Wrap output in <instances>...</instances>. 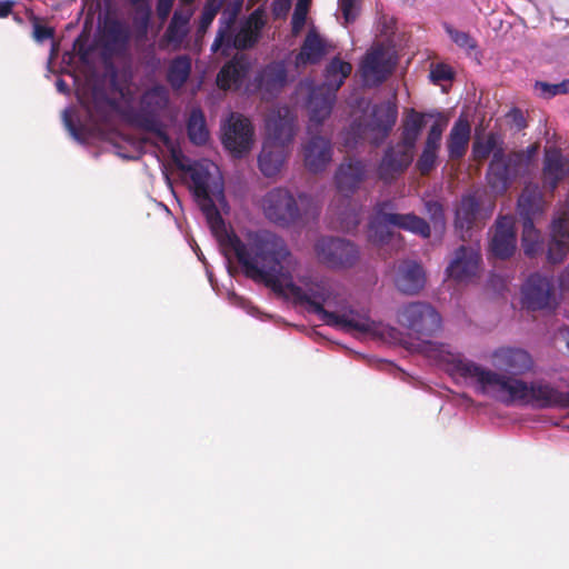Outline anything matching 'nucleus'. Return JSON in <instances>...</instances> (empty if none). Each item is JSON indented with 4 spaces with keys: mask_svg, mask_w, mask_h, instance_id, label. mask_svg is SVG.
Listing matches in <instances>:
<instances>
[{
    "mask_svg": "<svg viewBox=\"0 0 569 569\" xmlns=\"http://www.w3.org/2000/svg\"><path fill=\"white\" fill-rule=\"evenodd\" d=\"M446 30L451 40L458 47L466 49L468 51L475 50L477 48V41L468 32L460 31L451 27H447Z\"/></svg>",
    "mask_w": 569,
    "mask_h": 569,
    "instance_id": "nucleus-47",
    "label": "nucleus"
},
{
    "mask_svg": "<svg viewBox=\"0 0 569 569\" xmlns=\"http://www.w3.org/2000/svg\"><path fill=\"white\" fill-rule=\"evenodd\" d=\"M242 4L243 0H233L223 9L214 41L211 44L212 52H218L221 49V42L227 37V32L234 28Z\"/></svg>",
    "mask_w": 569,
    "mask_h": 569,
    "instance_id": "nucleus-38",
    "label": "nucleus"
},
{
    "mask_svg": "<svg viewBox=\"0 0 569 569\" xmlns=\"http://www.w3.org/2000/svg\"><path fill=\"white\" fill-rule=\"evenodd\" d=\"M357 1L358 0H339V8L346 24L353 22L357 18Z\"/></svg>",
    "mask_w": 569,
    "mask_h": 569,
    "instance_id": "nucleus-51",
    "label": "nucleus"
},
{
    "mask_svg": "<svg viewBox=\"0 0 569 569\" xmlns=\"http://www.w3.org/2000/svg\"><path fill=\"white\" fill-rule=\"evenodd\" d=\"M523 302L530 310L555 309V287L552 279L539 273L531 274L522 289Z\"/></svg>",
    "mask_w": 569,
    "mask_h": 569,
    "instance_id": "nucleus-13",
    "label": "nucleus"
},
{
    "mask_svg": "<svg viewBox=\"0 0 569 569\" xmlns=\"http://www.w3.org/2000/svg\"><path fill=\"white\" fill-rule=\"evenodd\" d=\"M291 7V0H273V12L276 16L286 14Z\"/></svg>",
    "mask_w": 569,
    "mask_h": 569,
    "instance_id": "nucleus-56",
    "label": "nucleus"
},
{
    "mask_svg": "<svg viewBox=\"0 0 569 569\" xmlns=\"http://www.w3.org/2000/svg\"><path fill=\"white\" fill-rule=\"evenodd\" d=\"M253 142V127L250 120L240 113H231L223 126L222 143L233 156L242 157Z\"/></svg>",
    "mask_w": 569,
    "mask_h": 569,
    "instance_id": "nucleus-10",
    "label": "nucleus"
},
{
    "mask_svg": "<svg viewBox=\"0 0 569 569\" xmlns=\"http://www.w3.org/2000/svg\"><path fill=\"white\" fill-rule=\"evenodd\" d=\"M383 219L391 226L401 230L417 234L423 239H428L431 234V228L427 220L410 213H382Z\"/></svg>",
    "mask_w": 569,
    "mask_h": 569,
    "instance_id": "nucleus-31",
    "label": "nucleus"
},
{
    "mask_svg": "<svg viewBox=\"0 0 569 569\" xmlns=\"http://www.w3.org/2000/svg\"><path fill=\"white\" fill-rule=\"evenodd\" d=\"M415 150L399 142L390 144L383 152L378 164V178L385 183H391L410 167Z\"/></svg>",
    "mask_w": 569,
    "mask_h": 569,
    "instance_id": "nucleus-12",
    "label": "nucleus"
},
{
    "mask_svg": "<svg viewBox=\"0 0 569 569\" xmlns=\"http://www.w3.org/2000/svg\"><path fill=\"white\" fill-rule=\"evenodd\" d=\"M130 40L129 28L116 18L106 19L101 33V46L110 54L121 53Z\"/></svg>",
    "mask_w": 569,
    "mask_h": 569,
    "instance_id": "nucleus-24",
    "label": "nucleus"
},
{
    "mask_svg": "<svg viewBox=\"0 0 569 569\" xmlns=\"http://www.w3.org/2000/svg\"><path fill=\"white\" fill-rule=\"evenodd\" d=\"M569 254L568 220L559 217L552 221L551 238L548 244L547 259L550 263H561Z\"/></svg>",
    "mask_w": 569,
    "mask_h": 569,
    "instance_id": "nucleus-26",
    "label": "nucleus"
},
{
    "mask_svg": "<svg viewBox=\"0 0 569 569\" xmlns=\"http://www.w3.org/2000/svg\"><path fill=\"white\" fill-rule=\"evenodd\" d=\"M396 107L383 103L372 109L371 117L366 126L359 121H353L345 132L343 144L348 148H355L363 138L366 130L370 133L371 143L379 146L391 132L397 121Z\"/></svg>",
    "mask_w": 569,
    "mask_h": 569,
    "instance_id": "nucleus-6",
    "label": "nucleus"
},
{
    "mask_svg": "<svg viewBox=\"0 0 569 569\" xmlns=\"http://www.w3.org/2000/svg\"><path fill=\"white\" fill-rule=\"evenodd\" d=\"M191 58L187 54L173 58L168 67L166 79L173 90H180L191 74Z\"/></svg>",
    "mask_w": 569,
    "mask_h": 569,
    "instance_id": "nucleus-39",
    "label": "nucleus"
},
{
    "mask_svg": "<svg viewBox=\"0 0 569 569\" xmlns=\"http://www.w3.org/2000/svg\"><path fill=\"white\" fill-rule=\"evenodd\" d=\"M471 127L467 119L460 117L452 126L447 139V149L450 160L462 159L468 150Z\"/></svg>",
    "mask_w": 569,
    "mask_h": 569,
    "instance_id": "nucleus-30",
    "label": "nucleus"
},
{
    "mask_svg": "<svg viewBox=\"0 0 569 569\" xmlns=\"http://www.w3.org/2000/svg\"><path fill=\"white\" fill-rule=\"evenodd\" d=\"M397 320L401 327L429 347L435 346L429 339L436 336L442 326L441 316L436 308L422 301L402 306L398 310Z\"/></svg>",
    "mask_w": 569,
    "mask_h": 569,
    "instance_id": "nucleus-5",
    "label": "nucleus"
},
{
    "mask_svg": "<svg viewBox=\"0 0 569 569\" xmlns=\"http://www.w3.org/2000/svg\"><path fill=\"white\" fill-rule=\"evenodd\" d=\"M521 246L527 257H535L541 250L539 231L535 228L533 220L528 219L522 222Z\"/></svg>",
    "mask_w": 569,
    "mask_h": 569,
    "instance_id": "nucleus-41",
    "label": "nucleus"
},
{
    "mask_svg": "<svg viewBox=\"0 0 569 569\" xmlns=\"http://www.w3.org/2000/svg\"><path fill=\"white\" fill-rule=\"evenodd\" d=\"M437 149H429L428 147H423L421 154L419 156L416 168L420 172L421 176H428L432 169L436 167L437 162Z\"/></svg>",
    "mask_w": 569,
    "mask_h": 569,
    "instance_id": "nucleus-44",
    "label": "nucleus"
},
{
    "mask_svg": "<svg viewBox=\"0 0 569 569\" xmlns=\"http://www.w3.org/2000/svg\"><path fill=\"white\" fill-rule=\"evenodd\" d=\"M392 70L393 63L382 46L368 50L360 64L361 77L368 87H378L383 83Z\"/></svg>",
    "mask_w": 569,
    "mask_h": 569,
    "instance_id": "nucleus-14",
    "label": "nucleus"
},
{
    "mask_svg": "<svg viewBox=\"0 0 569 569\" xmlns=\"http://www.w3.org/2000/svg\"><path fill=\"white\" fill-rule=\"evenodd\" d=\"M33 24V38L37 42H44L49 39H53L54 29L43 24L39 18L32 19Z\"/></svg>",
    "mask_w": 569,
    "mask_h": 569,
    "instance_id": "nucleus-48",
    "label": "nucleus"
},
{
    "mask_svg": "<svg viewBox=\"0 0 569 569\" xmlns=\"http://www.w3.org/2000/svg\"><path fill=\"white\" fill-rule=\"evenodd\" d=\"M557 87V96L569 93V80H563L559 83H556Z\"/></svg>",
    "mask_w": 569,
    "mask_h": 569,
    "instance_id": "nucleus-59",
    "label": "nucleus"
},
{
    "mask_svg": "<svg viewBox=\"0 0 569 569\" xmlns=\"http://www.w3.org/2000/svg\"><path fill=\"white\" fill-rule=\"evenodd\" d=\"M79 101L94 124L108 122L116 108V101L108 96L104 88L97 84L92 86L86 94L79 96Z\"/></svg>",
    "mask_w": 569,
    "mask_h": 569,
    "instance_id": "nucleus-17",
    "label": "nucleus"
},
{
    "mask_svg": "<svg viewBox=\"0 0 569 569\" xmlns=\"http://www.w3.org/2000/svg\"><path fill=\"white\" fill-rule=\"evenodd\" d=\"M64 123L69 131L72 133L74 138H79V129L73 123L72 119L67 114V111L64 112Z\"/></svg>",
    "mask_w": 569,
    "mask_h": 569,
    "instance_id": "nucleus-58",
    "label": "nucleus"
},
{
    "mask_svg": "<svg viewBox=\"0 0 569 569\" xmlns=\"http://www.w3.org/2000/svg\"><path fill=\"white\" fill-rule=\"evenodd\" d=\"M480 262L479 251L471 246L462 244L455 251V258L447 267L446 272L449 278L466 281L477 274Z\"/></svg>",
    "mask_w": 569,
    "mask_h": 569,
    "instance_id": "nucleus-19",
    "label": "nucleus"
},
{
    "mask_svg": "<svg viewBox=\"0 0 569 569\" xmlns=\"http://www.w3.org/2000/svg\"><path fill=\"white\" fill-rule=\"evenodd\" d=\"M57 90L61 93H69V86L62 79H58L56 82Z\"/></svg>",
    "mask_w": 569,
    "mask_h": 569,
    "instance_id": "nucleus-60",
    "label": "nucleus"
},
{
    "mask_svg": "<svg viewBox=\"0 0 569 569\" xmlns=\"http://www.w3.org/2000/svg\"><path fill=\"white\" fill-rule=\"evenodd\" d=\"M567 176L565 159L558 150H547L542 167V186L553 193L561 180Z\"/></svg>",
    "mask_w": 569,
    "mask_h": 569,
    "instance_id": "nucleus-29",
    "label": "nucleus"
},
{
    "mask_svg": "<svg viewBox=\"0 0 569 569\" xmlns=\"http://www.w3.org/2000/svg\"><path fill=\"white\" fill-rule=\"evenodd\" d=\"M368 177L367 164L358 159L345 158L335 173V184L339 193L351 197Z\"/></svg>",
    "mask_w": 569,
    "mask_h": 569,
    "instance_id": "nucleus-15",
    "label": "nucleus"
},
{
    "mask_svg": "<svg viewBox=\"0 0 569 569\" xmlns=\"http://www.w3.org/2000/svg\"><path fill=\"white\" fill-rule=\"evenodd\" d=\"M173 2L174 0H157V14L161 21L168 19L172 10Z\"/></svg>",
    "mask_w": 569,
    "mask_h": 569,
    "instance_id": "nucleus-55",
    "label": "nucleus"
},
{
    "mask_svg": "<svg viewBox=\"0 0 569 569\" xmlns=\"http://www.w3.org/2000/svg\"><path fill=\"white\" fill-rule=\"evenodd\" d=\"M191 13L176 10L167 30L163 33L162 41L171 46L172 50H179L189 33V21Z\"/></svg>",
    "mask_w": 569,
    "mask_h": 569,
    "instance_id": "nucleus-33",
    "label": "nucleus"
},
{
    "mask_svg": "<svg viewBox=\"0 0 569 569\" xmlns=\"http://www.w3.org/2000/svg\"><path fill=\"white\" fill-rule=\"evenodd\" d=\"M168 104V89L156 84L142 93L139 108L131 112L129 120L137 128L153 133L164 146H169L171 139L160 119Z\"/></svg>",
    "mask_w": 569,
    "mask_h": 569,
    "instance_id": "nucleus-4",
    "label": "nucleus"
},
{
    "mask_svg": "<svg viewBox=\"0 0 569 569\" xmlns=\"http://www.w3.org/2000/svg\"><path fill=\"white\" fill-rule=\"evenodd\" d=\"M317 259L331 269L353 267L359 258V248L351 241L338 237H322L315 244Z\"/></svg>",
    "mask_w": 569,
    "mask_h": 569,
    "instance_id": "nucleus-8",
    "label": "nucleus"
},
{
    "mask_svg": "<svg viewBox=\"0 0 569 569\" xmlns=\"http://www.w3.org/2000/svg\"><path fill=\"white\" fill-rule=\"evenodd\" d=\"M261 208L266 218L280 227H290L301 218L295 196L286 188L269 190L261 200Z\"/></svg>",
    "mask_w": 569,
    "mask_h": 569,
    "instance_id": "nucleus-7",
    "label": "nucleus"
},
{
    "mask_svg": "<svg viewBox=\"0 0 569 569\" xmlns=\"http://www.w3.org/2000/svg\"><path fill=\"white\" fill-rule=\"evenodd\" d=\"M489 247L492 256L501 260L508 259L515 253L517 237L515 221L511 217L498 218Z\"/></svg>",
    "mask_w": 569,
    "mask_h": 569,
    "instance_id": "nucleus-18",
    "label": "nucleus"
},
{
    "mask_svg": "<svg viewBox=\"0 0 569 569\" xmlns=\"http://www.w3.org/2000/svg\"><path fill=\"white\" fill-rule=\"evenodd\" d=\"M250 69L248 59L242 54L234 56L217 74V86L222 90H238Z\"/></svg>",
    "mask_w": 569,
    "mask_h": 569,
    "instance_id": "nucleus-25",
    "label": "nucleus"
},
{
    "mask_svg": "<svg viewBox=\"0 0 569 569\" xmlns=\"http://www.w3.org/2000/svg\"><path fill=\"white\" fill-rule=\"evenodd\" d=\"M426 283L422 267L415 261L402 262L397 271L395 284L405 295H417Z\"/></svg>",
    "mask_w": 569,
    "mask_h": 569,
    "instance_id": "nucleus-27",
    "label": "nucleus"
},
{
    "mask_svg": "<svg viewBox=\"0 0 569 569\" xmlns=\"http://www.w3.org/2000/svg\"><path fill=\"white\" fill-rule=\"evenodd\" d=\"M496 147V136L490 133L485 141L475 140L472 154L476 160L481 161L492 153L487 171V181L495 193L503 194L513 181L526 174L535 148L528 154L523 151H513L506 154L502 148L497 149Z\"/></svg>",
    "mask_w": 569,
    "mask_h": 569,
    "instance_id": "nucleus-3",
    "label": "nucleus"
},
{
    "mask_svg": "<svg viewBox=\"0 0 569 569\" xmlns=\"http://www.w3.org/2000/svg\"><path fill=\"white\" fill-rule=\"evenodd\" d=\"M220 10V4L216 0H208L201 12L198 32H206L214 20L217 13Z\"/></svg>",
    "mask_w": 569,
    "mask_h": 569,
    "instance_id": "nucleus-46",
    "label": "nucleus"
},
{
    "mask_svg": "<svg viewBox=\"0 0 569 569\" xmlns=\"http://www.w3.org/2000/svg\"><path fill=\"white\" fill-rule=\"evenodd\" d=\"M360 220L357 216L353 217L352 227H357L359 224Z\"/></svg>",
    "mask_w": 569,
    "mask_h": 569,
    "instance_id": "nucleus-61",
    "label": "nucleus"
},
{
    "mask_svg": "<svg viewBox=\"0 0 569 569\" xmlns=\"http://www.w3.org/2000/svg\"><path fill=\"white\" fill-rule=\"evenodd\" d=\"M442 132L443 127L439 122H435L429 129L425 146L429 149L431 148L439 150Z\"/></svg>",
    "mask_w": 569,
    "mask_h": 569,
    "instance_id": "nucleus-50",
    "label": "nucleus"
},
{
    "mask_svg": "<svg viewBox=\"0 0 569 569\" xmlns=\"http://www.w3.org/2000/svg\"><path fill=\"white\" fill-rule=\"evenodd\" d=\"M492 365L499 371L522 375L531 370L533 360L530 353L521 348H499L492 353Z\"/></svg>",
    "mask_w": 569,
    "mask_h": 569,
    "instance_id": "nucleus-20",
    "label": "nucleus"
},
{
    "mask_svg": "<svg viewBox=\"0 0 569 569\" xmlns=\"http://www.w3.org/2000/svg\"><path fill=\"white\" fill-rule=\"evenodd\" d=\"M425 113L410 109L402 120L399 143L416 150V143L425 128Z\"/></svg>",
    "mask_w": 569,
    "mask_h": 569,
    "instance_id": "nucleus-36",
    "label": "nucleus"
},
{
    "mask_svg": "<svg viewBox=\"0 0 569 569\" xmlns=\"http://www.w3.org/2000/svg\"><path fill=\"white\" fill-rule=\"evenodd\" d=\"M351 72L352 64L350 62L335 57L327 64L325 69V82L319 88H326V90L337 93Z\"/></svg>",
    "mask_w": 569,
    "mask_h": 569,
    "instance_id": "nucleus-35",
    "label": "nucleus"
},
{
    "mask_svg": "<svg viewBox=\"0 0 569 569\" xmlns=\"http://www.w3.org/2000/svg\"><path fill=\"white\" fill-rule=\"evenodd\" d=\"M263 27L262 12L257 9L249 14L237 33H233V29L227 32L219 51L227 56L231 49L248 50L253 48L261 37Z\"/></svg>",
    "mask_w": 569,
    "mask_h": 569,
    "instance_id": "nucleus-9",
    "label": "nucleus"
},
{
    "mask_svg": "<svg viewBox=\"0 0 569 569\" xmlns=\"http://www.w3.org/2000/svg\"><path fill=\"white\" fill-rule=\"evenodd\" d=\"M425 210L429 216L435 228L443 229L446 226L443 206L437 200H428L425 202Z\"/></svg>",
    "mask_w": 569,
    "mask_h": 569,
    "instance_id": "nucleus-45",
    "label": "nucleus"
},
{
    "mask_svg": "<svg viewBox=\"0 0 569 569\" xmlns=\"http://www.w3.org/2000/svg\"><path fill=\"white\" fill-rule=\"evenodd\" d=\"M543 209V196L538 184H527L518 199V212L523 221L532 219Z\"/></svg>",
    "mask_w": 569,
    "mask_h": 569,
    "instance_id": "nucleus-34",
    "label": "nucleus"
},
{
    "mask_svg": "<svg viewBox=\"0 0 569 569\" xmlns=\"http://www.w3.org/2000/svg\"><path fill=\"white\" fill-rule=\"evenodd\" d=\"M184 3H192L194 0H181Z\"/></svg>",
    "mask_w": 569,
    "mask_h": 569,
    "instance_id": "nucleus-62",
    "label": "nucleus"
},
{
    "mask_svg": "<svg viewBox=\"0 0 569 569\" xmlns=\"http://www.w3.org/2000/svg\"><path fill=\"white\" fill-rule=\"evenodd\" d=\"M14 2L10 0L0 1V18L8 17L13 8Z\"/></svg>",
    "mask_w": 569,
    "mask_h": 569,
    "instance_id": "nucleus-57",
    "label": "nucleus"
},
{
    "mask_svg": "<svg viewBox=\"0 0 569 569\" xmlns=\"http://www.w3.org/2000/svg\"><path fill=\"white\" fill-rule=\"evenodd\" d=\"M535 88L539 91L540 97L545 99H550L557 96L556 83L536 81Z\"/></svg>",
    "mask_w": 569,
    "mask_h": 569,
    "instance_id": "nucleus-54",
    "label": "nucleus"
},
{
    "mask_svg": "<svg viewBox=\"0 0 569 569\" xmlns=\"http://www.w3.org/2000/svg\"><path fill=\"white\" fill-rule=\"evenodd\" d=\"M283 146L277 143H263L262 150L258 157L259 169L263 176L271 178L281 170L287 158Z\"/></svg>",
    "mask_w": 569,
    "mask_h": 569,
    "instance_id": "nucleus-32",
    "label": "nucleus"
},
{
    "mask_svg": "<svg viewBox=\"0 0 569 569\" xmlns=\"http://www.w3.org/2000/svg\"><path fill=\"white\" fill-rule=\"evenodd\" d=\"M453 76L452 68L445 63H437L430 71V78L435 83L452 80Z\"/></svg>",
    "mask_w": 569,
    "mask_h": 569,
    "instance_id": "nucleus-49",
    "label": "nucleus"
},
{
    "mask_svg": "<svg viewBox=\"0 0 569 569\" xmlns=\"http://www.w3.org/2000/svg\"><path fill=\"white\" fill-rule=\"evenodd\" d=\"M73 50L77 52L81 61H87L91 53V47L88 44V39L80 34L73 42Z\"/></svg>",
    "mask_w": 569,
    "mask_h": 569,
    "instance_id": "nucleus-52",
    "label": "nucleus"
},
{
    "mask_svg": "<svg viewBox=\"0 0 569 569\" xmlns=\"http://www.w3.org/2000/svg\"><path fill=\"white\" fill-rule=\"evenodd\" d=\"M286 111L284 114L278 112L271 114L266 121L268 139L264 142L277 143L284 148L290 144L295 137V121Z\"/></svg>",
    "mask_w": 569,
    "mask_h": 569,
    "instance_id": "nucleus-28",
    "label": "nucleus"
},
{
    "mask_svg": "<svg viewBox=\"0 0 569 569\" xmlns=\"http://www.w3.org/2000/svg\"><path fill=\"white\" fill-rule=\"evenodd\" d=\"M172 157L177 168L189 173L193 197L224 254L233 253L248 279L263 283L277 293H282L286 288L327 326L348 333L378 332L379 325L368 312L346 308L345 300L330 280L313 281L306 289L296 284L291 274L296 262L281 237L259 230L249 231L241 239L233 231L229 232L218 209V204L227 206L222 179L213 177L203 166L184 164L178 154L173 153Z\"/></svg>",
    "mask_w": 569,
    "mask_h": 569,
    "instance_id": "nucleus-1",
    "label": "nucleus"
},
{
    "mask_svg": "<svg viewBox=\"0 0 569 569\" xmlns=\"http://www.w3.org/2000/svg\"><path fill=\"white\" fill-rule=\"evenodd\" d=\"M388 204V202L377 204V217L369 222L368 239L373 246L382 248L390 244L392 249L398 250L402 246L403 238L399 232L391 230V224L382 217V213H386L383 208Z\"/></svg>",
    "mask_w": 569,
    "mask_h": 569,
    "instance_id": "nucleus-22",
    "label": "nucleus"
},
{
    "mask_svg": "<svg viewBox=\"0 0 569 569\" xmlns=\"http://www.w3.org/2000/svg\"><path fill=\"white\" fill-rule=\"evenodd\" d=\"M453 373L466 379H475L481 392H493L501 402L511 405L521 402L538 408H569V391L543 381L527 383L522 380L485 369L473 361L451 356L449 361Z\"/></svg>",
    "mask_w": 569,
    "mask_h": 569,
    "instance_id": "nucleus-2",
    "label": "nucleus"
},
{
    "mask_svg": "<svg viewBox=\"0 0 569 569\" xmlns=\"http://www.w3.org/2000/svg\"><path fill=\"white\" fill-rule=\"evenodd\" d=\"M302 146L303 164L309 172L319 173L327 169L332 160L333 148L330 139L319 136L317 132Z\"/></svg>",
    "mask_w": 569,
    "mask_h": 569,
    "instance_id": "nucleus-16",
    "label": "nucleus"
},
{
    "mask_svg": "<svg viewBox=\"0 0 569 569\" xmlns=\"http://www.w3.org/2000/svg\"><path fill=\"white\" fill-rule=\"evenodd\" d=\"M507 118L517 130H522L527 127V120L523 112L519 108H512L508 113Z\"/></svg>",
    "mask_w": 569,
    "mask_h": 569,
    "instance_id": "nucleus-53",
    "label": "nucleus"
},
{
    "mask_svg": "<svg viewBox=\"0 0 569 569\" xmlns=\"http://www.w3.org/2000/svg\"><path fill=\"white\" fill-rule=\"evenodd\" d=\"M326 54V48L322 39L316 31H309L303 40L300 52L296 57V63L316 64Z\"/></svg>",
    "mask_w": 569,
    "mask_h": 569,
    "instance_id": "nucleus-37",
    "label": "nucleus"
},
{
    "mask_svg": "<svg viewBox=\"0 0 569 569\" xmlns=\"http://www.w3.org/2000/svg\"><path fill=\"white\" fill-rule=\"evenodd\" d=\"M311 0H298L291 17V32L293 36H298L307 20L308 10L310 7Z\"/></svg>",
    "mask_w": 569,
    "mask_h": 569,
    "instance_id": "nucleus-43",
    "label": "nucleus"
},
{
    "mask_svg": "<svg viewBox=\"0 0 569 569\" xmlns=\"http://www.w3.org/2000/svg\"><path fill=\"white\" fill-rule=\"evenodd\" d=\"M336 98L337 93L328 91L326 88L317 87L311 91L308 101V133L318 132L322 122L330 116Z\"/></svg>",
    "mask_w": 569,
    "mask_h": 569,
    "instance_id": "nucleus-21",
    "label": "nucleus"
},
{
    "mask_svg": "<svg viewBox=\"0 0 569 569\" xmlns=\"http://www.w3.org/2000/svg\"><path fill=\"white\" fill-rule=\"evenodd\" d=\"M288 81V69L284 61H271L260 68L252 81L251 87L261 94L264 100L277 97Z\"/></svg>",
    "mask_w": 569,
    "mask_h": 569,
    "instance_id": "nucleus-11",
    "label": "nucleus"
},
{
    "mask_svg": "<svg viewBox=\"0 0 569 569\" xmlns=\"http://www.w3.org/2000/svg\"><path fill=\"white\" fill-rule=\"evenodd\" d=\"M187 132L190 141L194 144L202 146L208 141L209 131L201 109L191 110L187 121Z\"/></svg>",
    "mask_w": 569,
    "mask_h": 569,
    "instance_id": "nucleus-40",
    "label": "nucleus"
},
{
    "mask_svg": "<svg viewBox=\"0 0 569 569\" xmlns=\"http://www.w3.org/2000/svg\"><path fill=\"white\" fill-rule=\"evenodd\" d=\"M133 8V24L142 30L147 31L149 26L152 10L151 4L148 0H127Z\"/></svg>",
    "mask_w": 569,
    "mask_h": 569,
    "instance_id": "nucleus-42",
    "label": "nucleus"
},
{
    "mask_svg": "<svg viewBox=\"0 0 569 569\" xmlns=\"http://www.w3.org/2000/svg\"><path fill=\"white\" fill-rule=\"evenodd\" d=\"M480 203L476 196H463L456 209L455 228L462 241L471 238V231L476 227Z\"/></svg>",
    "mask_w": 569,
    "mask_h": 569,
    "instance_id": "nucleus-23",
    "label": "nucleus"
}]
</instances>
